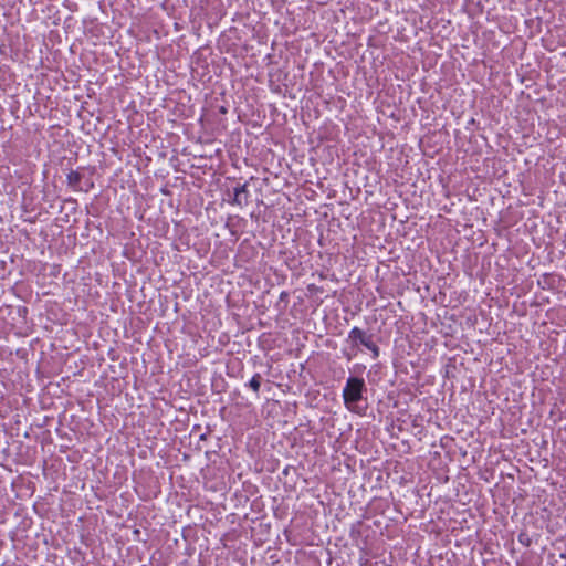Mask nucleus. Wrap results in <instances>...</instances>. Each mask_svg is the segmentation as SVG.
<instances>
[{"label": "nucleus", "instance_id": "nucleus-1", "mask_svg": "<svg viewBox=\"0 0 566 566\" xmlns=\"http://www.w3.org/2000/svg\"><path fill=\"white\" fill-rule=\"evenodd\" d=\"M366 391L367 386L363 378L349 377L342 394L345 407L352 412H359L358 402L363 400Z\"/></svg>", "mask_w": 566, "mask_h": 566}, {"label": "nucleus", "instance_id": "nucleus-2", "mask_svg": "<svg viewBox=\"0 0 566 566\" xmlns=\"http://www.w3.org/2000/svg\"><path fill=\"white\" fill-rule=\"evenodd\" d=\"M347 340L352 343L353 347H357L358 345H361L368 349L373 345L374 342V335L367 333L366 331L355 326L353 327L349 333Z\"/></svg>", "mask_w": 566, "mask_h": 566}, {"label": "nucleus", "instance_id": "nucleus-3", "mask_svg": "<svg viewBox=\"0 0 566 566\" xmlns=\"http://www.w3.org/2000/svg\"><path fill=\"white\" fill-rule=\"evenodd\" d=\"M248 181H245L244 184H238L233 188V198L230 201L231 205L240 208L249 205L250 192L248 190Z\"/></svg>", "mask_w": 566, "mask_h": 566}, {"label": "nucleus", "instance_id": "nucleus-4", "mask_svg": "<svg viewBox=\"0 0 566 566\" xmlns=\"http://www.w3.org/2000/svg\"><path fill=\"white\" fill-rule=\"evenodd\" d=\"M67 185L73 188L74 190H82V187H81V180H82V175L76 171V170H71L69 174H67Z\"/></svg>", "mask_w": 566, "mask_h": 566}, {"label": "nucleus", "instance_id": "nucleus-5", "mask_svg": "<svg viewBox=\"0 0 566 566\" xmlns=\"http://www.w3.org/2000/svg\"><path fill=\"white\" fill-rule=\"evenodd\" d=\"M261 380H262V377L260 374H255L251 380L249 381V387L255 392L258 394L259 390H260V386H261Z\"/></svg>", "mask_w": 566, "mask_h": 566}, {"label": "nucleus", "instance_id": "nucleus-6", "mask_svg": "<svg viewBox=\"0 0 566 566\" xmlns=\"http://www.w3.org/2000/svg\"><path fill=\"white\" fill-rule=\"evenodd\" d=\"M368 350H370L374 359H377L380 356V348L376 343H373V345L368 347Z\"/></svg>", "mask_w": 566, "mask_h": 566}, {"label": "nucleus", "instance_id": "nucleus-7", "mask_svg": "<svg viewBox=\"0 0 566 566\" xmlns=\"http://www.w3.org/2000/svg\"><path fill=\"white\" fill-rule=\"evenodd\" d=\"M343 354H344V356L346 357L347 360H352L354 355H355V353L352 354V353H348L346 350H343Z\"/></svg>", "mask_w": 566, "mask_h": 566}, {"label": "nucleus", "instance_id": "nucleus-8", "mask_svg": "<svg viewBox=\"0 0 566 566\" xmlns=\"http://www.w3.org/2000/svg\"><path fill=\"white\" fill-rule=\"evenodd\" d=\"M289 296V293L287 292H282L281 295H280V300L283 301L285 300L286 297Z\"/></svg>", "mask_w": 566, "mask_h": 566}, {"label": "nucleus", "instance_id": "nucleus-9", "mask_svg": "<svg viewBox=\"0 0 566 566\" xmlns=\"http://www.w3.org/2000/svg\"><path fill=\"white\" fill-rule=\"evenodd\" d=\"M208 434H209L208 432H207V433H202V434L200 436V440H207Z\"/></svg>", "mask_w": 566, "mask_h": 566}]
</instances>
